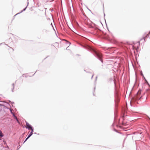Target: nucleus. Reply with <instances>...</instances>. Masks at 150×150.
Returning <instances> with one entry per match:
<instances>
[{
    "label": "nucleus",
    "mask_w": 150,
    "mask_h": 150,
    "mask_svg": "<svg viewBox=\"0 0 150 150\" xmlns=\"http://www.w3.org/2000/svg\"><path fill=\"white\" fill-rule=\"evenodd\" d=\"M141 92L140 90L139 91L137 94L136 96V98L137 100H139L141 99H143L142 97L143 95L144 94V93H143L141 95Z\"/></svg>",
    "instance_id": "1"
},
{
    "label": "nucleus",
    "mask_w": 150,
    "mask_h": 150,
    "mask_svg": "<svg viewBox=\"0 0 150 150\" xmlns=\"http://www.w3.org/2000/svg\"><path fill=\"white\" fill-rule=\"evenodd\" d=\"M26 128H28L29 129H32V127H31V125H30L28 123H26Z\"/></svg>",
    "instance_id": "2"
},
{
    "label": "nucleus",
    "mask_w": 150,
    "mask_h": 150,
    "mask_svg": "<svg viewBox=\"0 0 150 150\" xmlns=\"http://www.w3.org/2000/svg\"><path fill=\"white\" fill-rule=\"evenodd\" d=\"M28 136L27 137V138L25 140L24 142H25V141H27L28 139L33 134V133H32V132H30L29 133H28Z\"/></svg>",
    "instance_id": "3"
},
{
    "label": "nucleus",
    "mask_w": 150,
    "mask_h": 150,
    "mask_svg": "<svg viewBox=\"0 0 150 150\" xmlns=\"http://www.w3.org/2000/svg\"><path fill=\"white\" fill-rule=\"evenodd\" d=\"M96 53L98 57H99L100 59L102 57V54L97 52H96Z\"/></svg>",
    "instance_id": "4"
},
{
    "label": "nucleus",
    "mask_w": 150,
    "mask_h": 150,
    "mask_svg": "<svg viewBox=\"0 0 150 150\" xmlns=\"http://www.w3.org/2000/svg\"><path fill=\"white\" fill-rule=\"evenodd\" d=\"M4 136V135L2 132L1 130H0V137H2Z\"/></svg>",
    "instance_id": "5"
},
{
    "label": "nucleus",
    "mask_w": 150,
    "mask_h": 150,
    "mask_svg": "<svg viewBox=\"0 0 150 150\" xmlns=\"http://www.w3.org/2000/svg\"><path fill=\"white\" fill-rule=\"evenodd\" d=\"M12 86L13 87V89H12L11 91L12 92H13V90L14 89V84H12Z\"/></svg>",
    "instance_id": "6"
},
{
    "label": "nucleus",
    "mask_w": 150,
    "mask_h": 150,
    "mask_svg": "<svg viewBox=\"0 0 150 150\" xmlns=\"http://www.w3.org/2000/svg\"><path fill=\"white\" fill-rule=\"evenodd\" d=\"M30 129L31 130V132H32V133H33V128L32 127V129Z\"/></svg>",
    "instance_id": "7"
},
{
    "label": "nucleus",
    "mask_w": 150,
    "mask_h": 150,
    "mask_svg": "<svg viewBox=\"0 0 150 150\" xmlns=\"http://www.w3.org/2000/svg\"><path fill=\"white\" fill-rule=\"evenodd\" d=\"M15 118H16V120H17V122H19V121H18V119H17V117H16V116H15Z\"/></svg>",
    "instance_id": "8"
},
{
    "label": "nucleus",
    "mask_w": 150,
    "mask_h": 150,
    "mask_svg": "<svg viewBox=\"0 0 150 150\" xmlns=\"http://www.w3.org/2000/svg\"><path fill=\"white\" fill-rule=\"evenodd\" d=\"M93 74L92 76V78L93 77Z\"/></svg>",
    "instance_id": "9"
}]
</instances>
